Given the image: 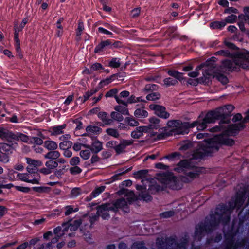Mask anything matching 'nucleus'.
<instances>
[{
    "label": "nucleus",
    "mask_w": 249,
    "mask_h": 249,
    "mask_svg": "<svg viewBox=\"0 0 249 249\" xmlns=\"http://www.w3.org/2000/svg\"><path fill=\"white\" fill-rule=\"evenodd\" d=\"M98 116L102 119L105 124H108L112 123V120L108 118L107 114L105 112H100Z\"/></svg>",
    "instance_id": "nucleus-33"
},
{
    "label": "nucleus",
    "mask_w": 249,
    "mask_h": 249,
    "mask_svg": "<svg viewBox=\"0 0 249 249\" xmlns=\"http://www.w3.org/2000/svg\"><path fill=\"white\" fill-rule=\"evenodd\" d=\"M80 194V190L79 188H74L71 190V194L74 196L76 197Z\"/></svg>",
    "instance_id": "nucleus-60"
},
{
    "label": "nucleus",
    "mask_w": 249,
    "mask_h": 249,
    "mask_svg": "<svg viewBox=\"0 0 249 249\" xmlns=\"http://www.w3.org/2000/svg\"><path fill=\"white\" fill-rule=\"evenodd\" d=\"M84 217L82 220H75L73 221H70L62 225V227H58L54 230L55 237L53 238L52 242L55 243L58 241V239L68 231L70 228L71 231H76L80 224H85Z\"/></svg>",
    "instance_id": "nucleus-7"
},
{
    "label": "nucleus",
    "mask_w": 249,
    "mask_h": 249,
    "mask_svg": "<svg viewBox=\"0 0 249 249\" xmlns=\"http://www.w3.org/2000/svg\"><path fill=\"white\" fill-rule=\"evenodd\" d=\"M142 135V133L139 129V127H137L136 130L133 131L131 133V136L135 139H138L141 137Z\"/></svg>",
    "instance_id": "nucleus-47"
},
{
    "label": "nucleus",
    "mask_w": 249,
    "mask_h": 249,
    "mask_svg": "<svg viewBox=\"0 0 249 249\" xmlns=\"http://www.w3.org/2000/svg\"><path fill=\"white\" fill-rule=\"evenodd\" d=\"M137 102H142L144 103L145 100H143L141 97H136L132 95L127 100L126 103H135Z\"/></svg>",
    "instance_id": "nucleus-34"
},
{
    "label": "nucleus",
    "mask_w": 249,
    "mask_h": 249,
    "mask_svg": "<svg viewBox=\"0 0 249 249\" xmlns=\"http://www.w3.org/2000/svg\"><path fill=\"white\" fill-rule=\"evenodd\" d=\"M14 173L17 174V178L22 180L24 182H28L27 179V173H18L16 172L13 169H9L8 170V175L10 178H12V176L13 175Z\"/></svg>",
    "instance_id": "nucleus-24"
},
{
    "label": "nucleus",
    "mask_w": 249,
    "mask_h": 249,
    "mask_svg": "<svg viewBox=\"0 0 249 249\" xmlns=\"http://www.w3.org/2000/svg\"><path fill=\"white\" fill-rule=\"evenodd\" d=\"M44 146L50 151L55 150L58 147L57 144L55 142L50 140L45 141Z\"/></svg>",
    "instance_id": "nucleus-27"
},
{
    "label": "nucleus",
    "mask_w": 249,
    "mask_h": 249,
    "mask_svg": "<svg viewBox=\"0 0 249 249\" xmlns=\"http://www.w3.org/2000/svg\"><path fill=\"white\" fill-rule=\"evenodd\" d=\"M117 93V89H113L107 93L106 96L107 97H112V96H115H115H116V94Z\"/></svg>",
    "instance_id": "nucleus-58"
},
{
    "label": "nucleus",
    "mask_w": 249,
    "mask_h": 249,
    "mask_svg": "<svg viewBox=\"0 0 249 249\" xmlns=\"http://www.w3.org/2000/svg\"><path fill=\"white\" fill-rule=\"evenodd\" d=\"M132 143V141L122 140L119 144L115 147V150L117 154H120L124 152L127 146L130 145Z\"/></svg>",
    "instance_id": "nucleus-22"
},
{
    "label": "nucleus",
    "mask_w": 249,
    "mask_h": 249,
    "mask_svg": "<svg viewBox=\"0 0 249 249\" xmlns=\"http://www.w3.org/2000/svg\"><path fill=\"white\" fill-rule=\"evenodd\" d=\"M13 150L12 145L3 143L0 145V161L6 163L9 161L8 155L11 154Z\"/></svg>",
    "instance_id": "nucleus-11"
},
{
    "label": "nucleus",
    "mask_w": 249,
    "mask_h": 249,
    "mask_svg": "<svg viewBox=\"0 0 249 249\" xmlns=\"http://www.w3.org/2000/svg\"><path fill=\"white\" fill-rule=\"evenodd\" d=\"M238 231V226L234 222L232 229L225 233L226 249H236V248L239 246L238 243H235L234 238L235 234Z\"/></svg>",
    "instance_id": "nucleus-9"
},
{
    "label": "nucleus",
    "mask_w": 249,
    "mask_h": 249,
    "mask_svg": "<svg viewBox=\"0 0 249 249\" xmlns=\"http://www.w3.org/2000/svg\"><path fill=\"white\" fill-rule=\"evenodd\" d=\"M30 137L20 132H15L14 134L13 141H21L29 143Z\"/></svg>",
    "instance_id": "nucleus-23"
},
{
    "label": "nucleus",
    "mask_w": 249,
    "mask_h": 249,
    "mask_svg": "<svg viewBox=\"0 0 249 249\" xmlns=\"http://www.w3.org/2000/svg\"><path fill=\"white\" fill-rule=\"evenodd\" d=\"M149 108L154 111L155 114L161 118L167 119L169 117V114L166 111L165 108L163 106L151 104L149 105Z\"/></svg>",
    "instance_id": "nucleus-13"
},
{
    "label": "nucleus",
    "mask_w": 249,
    "mask_h": 249,
    "mask_svg": "<svg viewBox=\"0 0 249 249\" xmlns=\"http://www.w3.org/2000/svg\"><path fill=\"white\" fill-rule=\"evenodd\" d=\"M15 188L17 190L20 191L24 193H28L30 191V189L28 187L15 186Z\"/></svg>",
    "instance_id": "nucleus-59"
},
{
    "label": "nucleus",
    "mask_w": 249,
    "mask_h": 249,
    "mask_svg": "<svg viewBox=\"0 0 249 249\" xmlns=\"http://www.w3.org/2000/svg\"><path fill=\"white\" fill-rule=\"evenodd\" d=\"M160 98V95L156 92H153L148 94L146 96V99L148 100L154 101L159 99Z\"/></svg>",
    "instance_id": "nucleus-40"
},
{
    "label": "nucleus",
    "mask_w": 249,
    "mask_h": 249,
    "mask_svg": "<svg viewBox=\"0 0 249 249\" xmlns=\"http://www.w3.org/2000/svg\"><path fill=\"white\" fill-rule=\"evenodd\" d=\"M106 132L108 135L113 136L114 137H117L119 135V134L117 130L112 128L107 129L106 130Z\"/></svg>",
    "instance_id": "nucleus-51"
},
{
    "label": "nucleus",
    "mask_w": 249,
    "mask_h": 249,
    "mask_svg": "<svg viewBox=\"0 0 249 249\" xmlns=\"http://www.w3.org/2000/svg\"><path fill=\"white\" fill-rule=\"evenodd\" d=\"M129 92L127 91H123L121 92L119 96H115V99L118 103L122 104L125 106H127V101H125L123 98H124L129 96Z\"/></svg>",
    "instance_id": "nucleus-25"
},
{
    "label": "nucleus",
    "mask_w": 249,
    "mask_h": 249,
    "mask_svg": "<svg viewBox=\"0 0 249 249\" xmlns=\"http://www.w3.org/2000/svg\"><path fill=\"white\" fill-rule=\"evenodd\" d=\"M45 167L41 168L39 172L44 175L51 174L53 170L58 166V162L53 160H49L45 162Z\"/></svg>",
    "instance_id": "nucleus-15"
},
{
    "label": "nucleus",
    "mask_w": 249,
    "mask_h": 249,
    "mask_svg": "<svg viewBox=\"0 0 249 249\" xmlns=\"http://www.w3.org/2000/svg\"><path fill=\"white\" fill-rule=\"evenodd\" d=\"M115 109L120 114L124 115L128 114V111L125 107L117 106L115 107Z\"/></svg>",
    "instance_id": "nucleus-41"
},
{
    "label": "nucleus",
    "mask_w": 249,
    "mask_h": 249,
    "mask_svg": "<svg viewBox=\"0 0 249 249\" xmlns=\"http://www.w3.org/2000/svg\"><path fill=\"white\" fill-rule=\"evenodd\" d=\"M249 121V111L247 113L244 120L238 124L232 125H229L226 124L221 126L220 129H222V135L216 136L209 140H205L203 142L196 143L199 148L192 155V159H199L206 154L211 153L216 151L220 144H223L227 145H232L234 143L232 140L230 139L227 135H234L236 132L244 127V124Z\"/></svg>",
    "instance_id": "nucleus-3"
},
{
    "label": "nucleus",
    "mask_w": 249,
    "mask_h": 249,
    "mask_svg": "<svg viewBox=\"0 0 249 249\" xmlns=\"http://www.w3.org/2000/svg\"><path fill=\"white\" fill-rule=\"evenodd\" d=\"M28 22V20L26 18H24L20 24V25L18 27L17 24H15L14 25V39L15 41V45L16 47V50L17 51H19L20 49V42L19 39L18 38V33L19 31H21L23 28L24 27L25 24Z\"/></svg>",
    "instance_id": "nucleus-14"
},
{
    "label": "nucleus",
    "mask_w": 249,
    "mask_h": 249,
    "mask_svg": "<svg viewBox=\"0 0 249 249\" xmlns=\"http://www.w3.org/2000/svg\"><path fill=\"white\" fill-rule=\"evenodd\" d=\"M111 203V204H105L99 206L97 208V214L98 216L95 215L92 218H90L89 221L92 224L94 221H95L98 216H100L103 218L106 219L108 217L109 214L108 212L109 211H113V207Z\"/></svg>",
    "instance_id": "nucleus-10"
},
{
    "label": "nucleus",
    "mask_w": 249,
    "mask_h": 249,
    "mask_svg": "<svg viewBox=\"0 0 249 249\" xmlns=\"http://www.w3.org/2000/svg\"><path fill=\"white\" fill-rule=\"evenodd\" d=\"M174 212L172 211H169L164 212L160 214V216L163 218H169L173 215Z\"/></svg>",
    "instance_id": "nucleus-55"
},
{
    "label": "nucleus",
    "mask_w": 249,
    "mask_h": 249,
    "mask_svg": "<svg viewBox=\"0 0 249 249\" xmlns=\"http://www.w3.org/2000/svg\"><path fill=\"white\" fill-rule=\"evenodd\" d=\"M84 29L83 24L82 22H79L78 26V28L76 31V36H80L81 33Z\"/></svg>",
    "instance_id": "nucleus-57"
},
{
    "label": "nucleus",
    "mask_w": 249,
    "mask_h": 249,
    "mask_svg": "<svg viewBox=\"0 0 249 249\" xmlns=\"http://www.w3.org/2000/svg\"><path fill=\"white\" fill-rule=\"evenodd\" d=\"M159 180L168 187H172L173 189L176 188L175 185L177 183V179L173 174L170 173L164 174L159 178Z\"/></svg>",
    "instance_id": "nucleus-12"
},
{
    "label": "nucleus",
    "mask_w": 249,
    "mask_h": 249,
    "mask_svg": "<svg viewBox=\"0 0 249 249\" xmlns=\"http://www.w3.org/2000/svg\"><path fill=\"white\" fill-rule=\"evenodd\" d=\"M249 202V187H247L243 191L237 193L234 202H230L228 206L220 205L216 208L215 214L211 217L209 225L201 224L197 226L195 232V238L197 240L200 239L207 231L212 230L219 223L224 224L228 222L231 211L235 208L238 211L240 208L247 206Z\"/></svg>",
    "instance_id": "nucleus-2"
},
{
    "label": "nucleus",
    "mask_w": 249,
    "mask_h": 249,
    "mask_svg": "<svg viewBox=\"0 0 249 249\" xmlns=\"http://www.w3.org/2000/svg\"><path fill=\"white\" fill-rule=\"evenodd\" d=\"M169 75L176 78L180 81L183 79V73L179 72L175 70H170L168 72Z\"/></svg>",
    "instance_id": "nucleus-31"
},
{
    "label": "nucleus",
    "mask_w": 249,
    "mask_h": 249,
    "mask_svg": "<svg viewBox=\"0 0 249 249\" xmlns=\"http://www.w3.org/2000/svg\"><path fill=\"white\" fill-rule=\"evenodd\" d=\"M82 145H83L80 143H75L73 146V149L75 151H78L81 149Z\"/></svg>",
    "instance_id": "nucleus-64"
},
{
    "label": "nucleus",
    "mask_w": 249,
    "mask_h": 249,
    "mask_svg": "<svg viewBox=\"0 0 249 249\" xmlns=\"http://www.w3.org/2000/svg\"><path fill=\"white\" fill-rule=\"evenodd\" d=\"M237 17L234 15H231L227 17L224 21L225 23H232L236 20Z\"/></svg>",
    "instance_id": "nucleus-45"
},
{
    "label": "nucleus",
    "mask_w": 249,
    "mask_h": 249,
    "mask_svg": "<svg viewBox=\"0 0 249 249\" xmlns=\"http://www.w3.org/2000/svg\"><path fill=\"white\" fill-rule=\"evenodd\" d=\"M148 121V126L152 130H157L161 127L160 120L158 118L155 117H150L149 118Z\"/></svg>",
    "instance_id": "nucleus-20"
},
{
    "label": "nucleus",
    "mask_w": 249,
    "mask_h": 249,
    "mask_svg": "<svg viewBox=\"0 0 249 249\" xmlns=\"http://www.w3.org/2000/svg\"><path fill=\"white\" fill-rule=\"evenodd\" d=\"M27 177L28 183L37 184L39 183L40 175L37 172L33 171H27Z\"/></svg>",
    "instance_id": "nucleus-18"
},
{
    "label": "nucleus",
    "mask_w": 249,
    "mask_h": 249,
    "mask_svg": "<svg viewBox=\"0 0 249 249\" xmlns=\"http://www.w3.org/2000/svg\"><path fill=\"white\" fill-rule=\"evenodd\" d=\"M200 121H201L200 118H199L197 121H195L190 124L187 123H182L181 122H180V126H181L180 128L178 127V128L177 130V133L179 134H184L187 133L188 128L193 127L195 126H196L197 127L198 124H200L199 123H197V124H196L195 125H193V124L195 123L199 122Z\"/></svg>",
    "instance_id": "nucleus-17"
},
{
    "label": "nucleus",
    "mask_w": 249,
    "mask_h": 249,
    "mask_svg": "<svg viewBox=\"0 0 249 249\" xmlns=\"http://www.w3.org/2000/svg\"><path fill=\"white\" fill-rule=\"evenodd\" d=\"M60 156L59 152L55 150H51L44 155V158L48 159L55 160Z\"/></svg>",
    "instance_id": "nucleus-26"
},
{
    "label": "nucleus",
    "mask_w": 249,
    "mask_h": 249,
    "mask_svg": "<svg viewBox=\"0 0 249 249\" xmlns=\"http://www.w3.org/2000/svg\"><path fill=\"white\" fill-rule=\"evenodd\" d=\"M148 112L142 109L138 108L134 112V115L139 118H144L148 116Z\"/></svg>",
    "instance_id": "nucleus-28"
},
{
    "label": "nucleus",
    "mask_w": 249,
    "mask_h": 249,
    "mask_svg": "<svg viewBox=\"0 0 249 249\" xmlns=\"http://www.w3.org/2000/svg\"><path fill=\"white\" fill-rule=\"evenodd\" d=\"M82 170L77 166H73L70 168V172L72 175H76L81 172Z\"/></svg>",
    "instance_id": "nucleus-49"
},
{
    "label": "nucleus",
    "mask_w": 249,
    "mask_h": 249,
    "mask_svg": "<svg viewBox=\"0 0 249 249\" xmlns=\"http://www.w3.org/2000/svg\"><path fill=\"white\" fill-rule=\"evenodd\" d=\"M72 143L69 141H66L61 142L59 144V147L62 150H66L71 147Z\"/></svg>",
    "instance_id": "nucleus-36"
},
{
    "label": "nucleus",
    "mask_w": 249,
    "mask_h": 249,
    "mask_svg": "<svg viewBox=\"0 0 249 249\" xmlns=\"http://www.w3.org/2000/svg\"><path fill=\"white\" fill-rule=\"evenodd\" d=\"M192 146V143L189 142V141H186L185 142H183L180 148L179 149L181 150H186L190 148Z\"/></svg>",
    "instance_id": "nucleus-44"
},
{
    "label": "nucleus",
    "mask_w": 249,
    "mask_h": 249,
    "mask_svg": "<svg viewBox=\"0 0 249 249\" xmlns=\"http://www.w3.org/2000/svg\"><path fill=\"white\" fill-rule=\"evenodd\" d=\"M105 187L104 186L98 187L92 192L91 196L95 197L105 190Z\"/></svg>",
    "instance_id": "nucleus-38"
},
{
    "label": "nucleus",
    "mask_w": 249,
    "mask_h": 249,
    "mask_svg": "<svg viewBox=\"0 0 249 249\" xmlns=\"http://www.w3.org/2000/svg\"><path fill=\"white\" fill-rule=\"evenodd\" d=\"M226 23L224 21H215L210 24V27L213 29H220L225 26Z\"/></svg>",
    "instance_id": "nucleus-37"
},
{
    "label": "nucleus",
    "mask_w": 249,
    "mask_h": 249,
    "mask_svg": "<svg viewBox=\"0 0 249 249\" xmlns=\"http://www.w3.org/2000/svg\"><path fill=\"white\" fill-rule=\"evenodd\" d=\"M103 69H104V68L101 65V64L96 63L93 64L91 66V68H90V71H99L102 70Z\"/></svg>",
    "instance_id": "nucleus-50"
},
{
    "label": "nucleus",
    "mask_w": 249,
    "mask_h": 249,
    "mask_svg": "<svg viewBox=\"0 0 249 249\" xmlns=\"http://www.w3.org/2000/svg\"><path fill=\"white\" fill-rule=\"evenodd\" d=\"M80 156L84 160H87L90 156V151L88 149L82 150L80 152Z\"/></svg>",
    "instance_id": "nucleus-48"
},
{
    "label": "nucleus",
    "mask_w": 249,
    "mask_h": 249,
    "mask_svg": "<svg viewBox=\"0 0 249 249\" xmlns=\"http://www.w3.org/2000/svg\"><path fill=\"white\" fill-rule=\"evenodd\" d=\"M140 13V9L139 8L133 10L131 12L132 17L133 18L138 16Z\"/></svg>",
    "instance_id": "nucleus-61"
},
{
    "label": "nucleus",
    "mask_w": 249,
    "mask_h": 249,
    "mask_svg": "<svg viewBox=\"0 0 249 249\" xmlns=\"http://www.w3.org/2000/svg\"><path fill=\"white\" fill-rule=\"evenodd\" d=\"M177 83V81L171 78H167L164 80V83L167 86L174 85Z\"/></svg>",
    "instance_id": "nucleus-46"
},
{
    "label": "nucleus",
    "mask_w": 249,
    "mask_h": 249,
    "mask_svg": "<svg viewBox=\"0 0 249 249\" xmlns=\"http://www.w3.org/2000/svg\"><path fill=\"white\" fill-rule=\"evenodd\" d=\"M175 170L179 173L184 172L187 176L194 178L198 174L199 169L196 167L190 161L184 160L177 165Z\"/></svg>",
    "instance_id": "nucleus-8"
},
{
    "label": "nucleus",
    "mask_w": 249,
    "mask_h": 249,
    "mask_svg": "<svg viewBox=\"0 0 249 249\" xmlns=\"http://www.w3.org/2000/svg\"><path fill=\"white\" fill-rule=\"evenodd\" d=\"M102 149V144L101 142L95 140L92 144L91 150L95 153H97L101 151Z\"/></svg>",
    "instance_id": "nucleus-29"
},
{
    "label": "nucleus",
    "mask_w": 249,
    "mask_h": 249,
    "mask_svg": "<svg viewBox=\"0 0 249 249\" xmlns=\"http://www.w3.org/2000/svg\"><path fill=\"white\" fill-rule=\"evenodd\" d=\"M226 108L227 107H222L214 111L208 113L204 118L201 119V121L196 122L193 125H195L197 123H199L197 126V130L204 129L206 127L207 124L213 122L215 119L220 118H225L224 116L228 114V112L226 110Z\"/></svg>",
    "instance_id": "nucleus-5"
},
{
    "label": "nucleus",
    "mask_w": 249,
    "mask_h": 249,
    "mask_svg": "<svg viewBox=\"0 0 249 249\" xmlns=\"http://www.w3.org/2000/svg\"><path fill=\"white\" fill-rule=\"evenodd\" d=\"M26 160L28 164L26 167L27 171H35L38 167L41 166L42 164V162L39 160H35L29 158H26Z\"/></svg>",
    "instance_id": "nucleus-16"
},
{
    "label": "nucleus",
    "mask_w": 249,
    "mask_h": 249,
    "mask_svg": "<svg viewBox=\"0 0 249 249\" xmlns=\"http://www.w3.org/2000/svg\"><path fill=\"white\" fill-rule=\"evenodd\" d=\"M86 130V135L90 137L98 135L101 132V129L100 127L94 125L87 126Z\"/></svg>",
    "instance_id": "nucleus-21"
},
{
    "label": "nucleus",
    "mask_w": 249,
    "mask_h": 249,
    "mask_svg": "<svg viewBox=\"0 0 249 249\" xmlns=\"http://www.w3.org/2000/svg\"><path fill=\"white\" fill-rule=\"evenodd\" d=\"M125 122L131 126H136L139 124L138 121L136 120L133 117L126 118Z\"/></svg>",
    "instance_id": "nucleus-35"
},
{
    "label": "nucleus",
    "mask_w": 249,
    "mask_h": 249,
    "mask_svg": "<svg viewBox=\"0 0 249 249\" xmlns=\"http://www.w3.org/2000/svg\"><path fill=\"white\" fill-rule=\"evenodd\" d=\"M139 128L142 134L143 133H149L152 130L148 125L145 126L139 127Z\"/></svg>",
    "instance_id": "nucleus-56"
},
{
    "label": "nucleus",
    "mask_w": 249,
    "mask_h": 249,
    "mask_svg": "<svg viewBox=\"0 0 249 249\" xmlns=\"http://www.w3.org/2000/svg\"><path fill=\"white\" fill-rule=\"evenodd\" d=\"M245 16L244 18L245 24L249 25V8H246L245 9Z\"/></svg>",
    "instance_id": "nucleus-54"
},
{
    "label": "nucleus",
    "mask_w": 249,
    "mask_h": 249,
    "mask_svg": "<svg viewBox=\"0 0 249 249\" xmlns=\"http://www.w3.org/2000/svg\"><path fill=\"white\" fill-rule=\"evenodd\" d=\"M66 127L65 124H63L58 126H55L52 129V134L53 135H59L62 134L63 132V129H64Z\"/></svg>",
    "instance_id": "nucleus-32"
},
{
    "label": "nucleus",
    "mask_w": 249,
    "mask_h": 249,
    "mask_svg": "<svg viewBox=\"0 0 249 249\" xmlns=\"http://www.w3.org/2000/svg\"><path fill=\"white\" fill-rule=\"evenodd\" d=\"M180 122L179 121H170L167 123V125L169 127L171 128L172 131H177L178 127L180 128Z\"/></svg>",
    "instance_id": "nucleus-30"
},
{
    "label": "nucleus",
    "mask_w": 249,
    "mask_h": 249,
    "mask_svg": "<svg viewBox=\"0 0 249 249\" xmlns=\"http://www.w3.org/2000/svg\"><path fill=\"white\" fill-rule=\"evenodd\" d=\"M147 171L146 170L140 171L137 173V176L138 177L142 178H145V180L142 179V185H137L136 186V189L139 191V195L140 197L145 201H149L151 200V197L146 192L147 184H148V185L149 187V190H150L152 193L160 190L161 188L159 185L155 183V181L154 180L151 181H149L148 180L149 178L147 177Z\"/></svg>",
    "instance_id": "nucleus-4"
},
{
    "label": "nucleus",
    "mask_w": 249,
    "mask_h": 249,
    "mask_svg": "<svg viewBox=\"0 0 249 249\" xmlns=\"http://www.w3.org/2000/svg\"><path fill=\"white\" fill-rule=\"evenodd\" d=\"M80 162V158L78 157H73L70 160V164L71 166H76Z\"/></svg>",
    "instance_id": "nucleus-52"
},
{
    "label": "nucleus",
    "mask_w": 249,
    "mask_h": 249,
    "mask_svg": "<svg viewBox=\"0 0 249 249\" xmlns=\"http://www.w3.org/2000/svg\"><path fill=\"white\" fill-rule=\"evenodd\" d=\"M121 196L114 202L111 203L113 207V211L115 212L118 209H122L125 211L128 204L134 200L136 196L132 191L128 190H122L120 192Z\"/></svg>",
    "instance_id": "nucleus-6"
},
{
    "label": "nucleus",
    "mask_w": 249,
    "mask_h": 249,
    "mask_svg": "<svg viewBox=\"0 0 249 249\" xmlns=\"http://www.w3.org/2000/svg\"><path fill=\"white\" fill-rule=\"evenodd\" d=\"M14 133L3 127H0V137L8 141H13Z\"/></svg>",
    "instance_id": "nucleus-19"
},
{
    "label": "nucleus",
    "mask_w": 249,
    "mask_h": 249,
    "mask_svg": "<svg viewBox=\"0 0 249 249\" xmlns=\"http://www.w3.org/2000/svg\"><path fill=\"white\" fill-rule=\"evenodd\" d=\"M111 117L113 119L119 122L123 120V116L118 112H112L111 113Z\"/></svg>",
    "instance_id": "nucleus-39"
},
{
    "label": "nucleus",
    "mask_w": 249,
    "mask_h": 249,
    "mask_svg": "<svg viewBox=\"0 0 249 249\" xmlns=\"http://www.w3.org/2000/svg\"><path fill=\"white\" fill-rule=\"evenodd\" d=\"M29 143H36L38 145H40L43 143V140L42 139L38 137H31Z\"/></svg>",
    "instance_id": "nucleus-42"
},
{
    "label": "nucleus",
    "mask_w": 249,
    "mask_h": 249,
    "mask_svg": "<svg viewBox=\"0 0 249 249\" xmlns=\"http://www.w3.org/2000/svg\"><path fill=\"white\" fill-rule=\"evenodd\" d=\"M63 155L65 157L70 158L72 156V152L69 150V149L64 150Z\"/></svg>",
    "instance_id": "nucleus-63"
},
{
    "label": "nucleus",
    "mask_w": 249,
    "mask_h": 249,
    "mask_svg": "<svg viewBox=\"0 0 249 249\" xmlns=\"http://www.w3.org/2000/svg\"><path fill=\"white\" fill-rule=\"evenodd\" d=\"M105 47V46L102 44V43L101 42L98 46H96V47L95 49V53H99L101 51H102L103 49Z\"/></svg>",
    "instance_id": "nucleus-62"
},
{
    "label": "nucleus",
    "mask_w": 249,
    "mask_h": 249,
    "mask_svg": "<svg viewBox=\"0 0 249 249\" xmlns=\"http://www.w3.org/2000/svg\"><path fill=\"white\" fill-rule=\"evenodd\" d=\"M112 77L113 76H111L109 78H106V79L101 81L100 83V87H103L104 86L107 85L108 84H109L112 81Z\"/></svg>",
    "instance_id": "nucleus-53"
},
{
    "label": "nucleus",
    "mask_w": 249,
    "mask_h": 249,
    "mask_svg": "<svg viewBox=\"0 0 249 249\" xmlns=\"http://www.w3.org/2000/svg\"><path fill=\"white\" fill-rule=\"evenodd\" d=\"M120 65L119 59L117 58L112 59L109 64V66L113 68H117Z\"/></svg>",
    "instance_id": "nucleus-43"
},
{
    "label": "nucleus",
    "mask_w": 249,
    "mask_h": 249,
    "mask_svg": "<svg viewBox=\"0 0 249 249\" xmlns=\"http://www.w3.org/2000/svg\"><path fill=\"white\" fill-rule=\"evenodd\" d=\"M215 59V58L212 57L205 63L197 67L194 71L189 73L188 76L191 77H196L198 75V71L202 68H204L203 76L200 79V81L206 83L207 80L213 77H216L219 81L225 84L227 83L228 79L225 75L220 73L219 71H231L239 68H249V53L245 50L236 52L231 60L223 62L220 69L216 68Z\"/></svg>",
    "instance_id": "nucleus-1"
}]
</instances>
